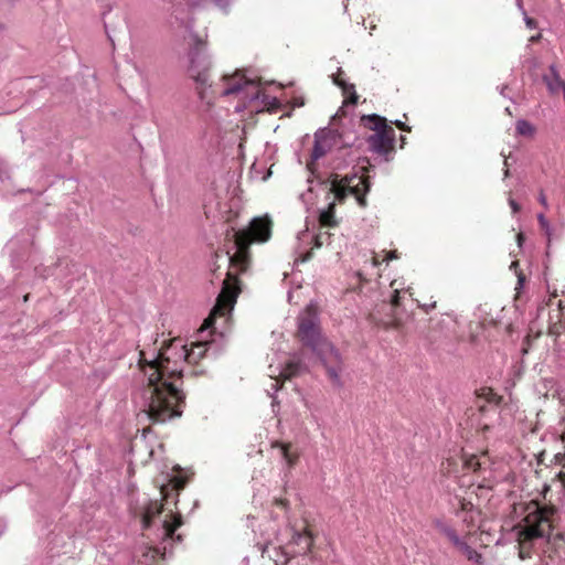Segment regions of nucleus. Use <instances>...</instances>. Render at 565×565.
Instances as JSON below:
<instances>
[{"mask_svg":"<svg viewBox=\"0 0 565 565\" xmlns=\"http://www.w3.org/2000/svg\"><path fill=\"white\" fill-rule=\"evenodd\" d=\"M270 221L255 217L247 230L231 234L232 246L226 250L228 262L226 278L210 316L199 330V340L188 349L181 339H173L150 356L139 352V366L147 383L135 396L137 405L146 417L157 423H164L182 414L184 394L174 380L182 377L186 364L198 363L213 350L216 338H223L230 329L231 313L239 292L237 276L249 267L248 246L252 242H266L270 237Z\"/></svg>","mask_w":565,"mask_h":565,"instance_id":"obj_1","label":"nucleus"},{"mask_svg":"<svg viewBox=\"0 0 565 565\" xmlns=\"http://www.w3.org/2000/svg\"><path fill=\"white\" fill-rule=\"evenodd\" d=\"M190 32L189 75L196 83V90L201 100L207 104L216 96H234L242 105L235 107L236 111L246 108L247 104L262 99L264 105L270 104L269 96L260 89V81L249 77L245 72L237 71L233 75H224L215 85L209 84L212 61L207 53L205 41L193 32V25L188 24Z\"/></svg>","mask_w":565,"mask_h":565,"instance_id":"obj_2","label":"nucleus"},{"mask_svg":"<svg viewBox=\"0 0 565 565\" xmlns=\"http://www.w3.org/2000/svg\"><path fill=\"white\" fill-rule=\"evenodd\" d=\"M320 191L328 200V206L321 210L319 214V223L321 227H334L338 222L334 217L335 201L343 202L348 195H353L361 206L365 205V194L370 190V182L362 175L353 173L338 179V174L328 179L317 180Z\"/></svg>","mask_w":565,"mask_h":565,"instance_id":"obj_3","label":"nucleus"},{"mask_svg":"<svg viewBox=\"0 0 565 565\" xmlns=\"http://www.w3.org/2000/svg\"><path fill=\"white\" fill-rule=\"evenodd\" d=\"M298 335L305 345L311 348L319 355L330 381L334 385L341 386L340 353L330 342L321 338L318 328V313L313 305L307 306L306 310L299 316Z\"/></svg>","mask_w":565,"mask_h":565,"instance_id":"obj_4","label":"nucleus"},{"mask_svg":"<svg viewBox=\"0 0 565 565\" xmlns=\"http://www.w3.org/2000/svg\"><path fill=\"white\" fill-rule=\"evenodd\" d=\"M328 153L332 156L331 166L334 170H340L354 161L351 156V141L335 129L322 128L315 134L308 169L313 172L316 162Z\"/></svg>","mask_w":565,"mask_h":565,"instance_id":"obj_5","label":"nucleus"},{"mask_svg":"<svg viewBox=\"0 0 565 565\" xmlns=\"http://www.w3.org/2000/svg\"><path fill=\"white\" fill-rule=\"evenodd\" d=\"M551 529L550 511L546 508L534 505L518 531L520 557L522 559L530 557L533 542L539 539H548Z\"/></svg>","mask_w":565,"mask_h":565,"instance_id":"obj_6","label":"nucleus"},{"mask_svg":"<svg viewBox=\"0 0 565 565\" xmlns=\"http://www.w3.org/2000/svg\"><path fill=\"white\" fill-rule=\"evenodd\" d=\"M361 122L365 128L375 131L366 139L369 149L381 156L387 154L393 148L395 131L387 126L386 119L380 115L371 114L362 116Z\"/></svg>","mask_w":565,"mask_h":565,"instance_id":"obj_7","label":"nucleus"},{"mask_svg":"<svg viewBox=\"0 0 565 565\" xmlns=\"http://www.w3.org/2000/svg\"><path fill=\"white\" fill-rule=\"evenodd\" d=\"M162 503L158 500L145 501L140 508V516L143 529L150 527L152 521L162 512Z\"/></svg>","mask_w":565,"mask_h":565,"instance_id":"obj_8","label":"nucleus"},{"mask_svg":"<svg viewBox=\"0 0 565 565\" xmlns=\"http://www.w3.org/2000/svg\"><path fill=\"white\" fill-rule=\"evenodd\" d=\"M551 95H558L565 88V81L561 78L555 64L550 65L547 73L542 77Z\"/></svg>","mask_w":565,"mask_h":565,"instance_id":"obj_9","label":"nucleus"},{"mask_svg":"<svg viewBox=\"0 0 565 565\" xmlns=\"http://www.w3.org/2000/svg\"><path fill=\"white\" fill-rule=\"evenodd\" d=\"M292 535L289 542L290 545H296L298 547L297 551H292V555L295 554H307L312 545V535L308 531H297L291 530Z\"/></svg>","mask_w":565,"mask_h":565,"instance_id":"obj_10","label":"nucleus"},{"mask_svg":"<svg viewBox=\"0 0 565 565\" xmlns=\"http://www.w3.org/2000/svg\"><path fill=\"white\" fill-rule=\"evenodd\" d=\"M451 544L468 561H470L477 565H482V563H483L482 555L479 552H477L475 548H472L465 539H461L460 536H458Z\"/></svg>","mask_w":565,"mask_h":565,"instance_id":"obj_11","label":"nucleus"},{"mask_svg":"<svg viewBox=\"0 0 565 565\" xmlns=\"http://www.w3.org/2000/svg\"><path fill=\"white\" fill-rule=\"evenodd\" d=\"M331 237V234L328 231H320L319 233L315 235H310L309 227L307 226L306 230L300 231L297 235V238L301 243H310L313 242L315 247L319 248L323 244H329V239Z\"/></svg>","mask_w":565,"mask_h":565,"instance_id":"obj_12","label":"nucleus"},{"mask_svg":"<svg viewBox=\"0 0 565 565\" xmlns=\"http://www.w3.org/2000/svg\"><path fill=\"white\" fill-rule=\"evenodd\" d=\"M233 0H186L188 6L191 8H211L217 7L221 11L227 13L228 8Z\"/></svg>","mask_w":565,"mask_h":565,"instance_id":"obj_13","label":"nucleus"},{"mask_svg":"<svg viewBox=\"0 0 565 565\" xmlns=\"http://www.w3.org/2000/svg\"><path fill=\"white\" fill-rule=\"evenodd\" d=\"M158 555V550L152 546H143L138 551L136 557L140 565H153V562Z\"/></svg>","mask_w":565,"mask_h":565,"instance_id":"obj_14","label":"nucleus"},{"mask_svg":"<svg viewBox=\"0 0 565 565\" xmlns=\"http://www.w3.org/2000/svg\"><path fill=\"white\" fill-rule=\"evenodd\" d=\"M434 526L440 534L445 535L450 543H452L459 536L456 530L444 520H435Z\"/></svg>","mask_w":565,"mask_h":565,"instance_id":"obj_15","label":"nucleus"},{"mask_svg":"<svg viewBox=\"0 0 565 565\" xmlns=\"http://www.w3.org/2000/svg\"><path fill=\"white\" fill-rule=\"evenodd\" d=\"M342 72L339 71V73L335 76H333V82H334V84H337L338 86H340L343 89L344 94H351L352 95L351 96V103L355 104L356 100H358V96H356L355 90H354V85L347 84L344 81H342L340 78V74Z\"/></svg>","mask_w":565,"mask_h":565,"instance_id":"obj_16","label":"nucleus"},{"mask_svg":"<svg viewBox=\"0 0 565 565\" xmlns=\"http://www.w3.org/2000/svg\"><path fill=\"white\" fill-rule=\"evenodd\" d=\"M181 525V519L175 518L174 521L171 523L168 520H163L161 522V532L163 537H172L175 530Z\"/></svg>","mask_w":565,"mask_h":565,"instance_id":"obj_17","label":"nucleus"},{"mask_svg":"<svg viewBox=\"0 0 565 565\" xmlns=\"http://www.w3.org/2000/svg\"><path fill=\"white\" fill-rule=\"evenodd\" d=\"M302 370V363L300 361H290L286 367L280 372L284 379H290L291 376L298 375Z\"/></svg>","mask_w":565,"mask_h":565,"instance_id":"obj_18","label":"nucleus"},{"mask_svg":"<svg viewBox=\"0 0 565 565\" xmlns=\"http://www.w3.org/2000/svg\"><path fill=\"white\" fill-rule=\"evenodd\" d=\"M516 132L521 136H532L534 134V127L531 122L525 119H519L515 125Z\"/></svg>","mask_w":565,"mask_h":565,"instance_id":"obj_19","label":"nucleus"},{"mask_svg":"<svg viewBox=\"0 0 565 565\" xmlns=\"http://www.w3.org/2000/svg\"><path fill=\"white\" fill-rule=\"evenodd\" d=\"M278 449H279V454L280 456L282 457V459L286 461V463L288 465V467H292L295 461H296V457H294L290 452H289V448L287 445H284V444H279L277 445Z\"/></svg>","mask_w":565,"mask_h":565,"instance_id":"obj_20","label":"nucleus"},{"mask_svg":"<svg viewBox=\"0 0 565 565\" xmlns=\"http://www.w3.org/2000/svg\"><path fill=\"white\" fill-rule=\"evenodd\" d=\"M36 82V78L34 77H29V78H23V79H19L17 82L13 83L14 87L15 88H26L28 90H31L33 88V84Z\"/></svg>","mask_w":565,"mask_h":565,"instance_id":"obj_21","label":"nucleus"},{"mask_svg":"<svg viewBox=\"0 0 565 565\" xmlns=\"http://www.w3.org/2000/svg\"><path fill=\"white\" fill-rule=\"evenodd\" d=\"M18 0H0V14L10 13Z\"/></svg>","mask_w":565,"mask_h":565,"instance_id":"obj_22","label":"nucleus"},{"mask_svg":"<svg viewBox=\"0 0 565 565\" xmlns=\"http://www.w3.org/2000/svg\"><path fill=\"white\" fill-rule=\"evenodd\" d=\"M518 266H519L518 262H512L511 265H510V268L512 270H514L516 276H518L516 289H521L523 287V285H524L525 276L523 275V273L516 270Z\"/></svg>","mask_w":565,"mask_h":565,"instance_id":"obj_23","label":"nucleus"},{"mask_svg":"<svg viewBox=\"0 0 565 565\" xmlns=\"http://www.w3.org/2000/svg\"><path fill=\"white\" fill-rule=\"evenodd\" d=\"M537 221H539V224L541 226V228L547 234L550 235L551 233V227H550V223L547 221V218L544 216L543 213H540L537 215Z\"/></svg>","mask_w":565,"mask_h":565,"instance_id":"obj_24","label":"nucleus"},{"mask_svg":"<svg viewBox=\"0 0 565 565\" xmlns=\"http://www.w3.org/2000/svg\"><path fill=\"white\" fill-rule=\"evenodd\" d=\"M466 466L469 470L477 471L480 468V461L477 457H471L466 460Z\"/></svg>","mask_w":565,"mask_h":565,"instance_id":"obj_25","label":"nucleus"},{"mask_svg":"<svg viewBox=\"0 0 565 565\" xmlns=\"http://www.w3.org/2000/svg\"><path fill=\"white\" fill-rule=\"evenodd\" d=\"M399 299H401V294L396 289V290H394V294L392 295V299H391L392 307H394V308L398 307L399 306Z\"/></svg>","mask_w":565,"mask_h":565,"instance_id":"obj_26","label":"nucleus"},{"mask_svg":"<svg viewBox=\"0 0 565 565\" xmlns=\"http://www.w3.org/2000/svg\"><path fill=\"white\" fill-rule=\"evenodd\" d=\"M459 503H460V508L462 511H470L472 509V503L471 502H466L465 500H459Z\"/></svg>","mask_w":565,"mask_h":565,"instance_id":"obj_27","label":"nucleus"},{"mask_svg":"<svg viewBox=\"0 0 565 565\" xmlns=\"http://www.w3.org/2000/svg\"><path fill=\"white\" fill-rule=\"evenodd\" d=\"M250 172H252L253 177H258L262 173V169L258 168V163L257 162L253 163Z\"/></svg>","mask_w":565,"mask_h":565,"instance_id":"obj_28","label":"nucleus"},{"mask_svg":"<svg viewBox=\"0 0 565 565\" xmlns=\"http://www.w3.org/2000/svg\"><path fill=\"white\" fill-rule=\"evenodd\" d=\"M509 204L513 211V213H516L520 211V205L513 200V199H509Z\"/></svg>","mask_w":565,"mask_h":565,"instance_id":"obj_29","label":"nucleus"},{"mask_svg":"<svg viewBox=\"0 0 565 565\" xmlns=\"http://www.w3.org/2000/svg\"><path fill=\"white\" fill-rule=\"evenodd\" d=\"M524 21H525L527 28H530V29L535 28V21L533 19L525 15Z\"/></svg>","mask_w":565,"mask_h":565,"instance_id":"obj_30","label":"nucleus"},{"mask_svg":"<svg viewBox=\"0 0 565 565\" xmlns=\"http://www.w3.org/2000/svg\"><path fill=\"white\" fill-rule=\"evenodd\" d=\"M539 202L546 209L547 207V199L543 192L539 195Z\"/></svg>","mask_w":565,"mask_h":565,"instance_id":"obj_31","label":"nucleus"},{"mask_svg":"<svg viewBox=\"0 0 565 565\" xmlns=\"http://www.w3.org/2000/svg\"><path fill=\"white\" fill-rule=\"evenodd\" d=\"M399 129L404 130V131H409L411 128L408 126H406L404 122L399 121V120H396L394 122Z\"/></svg>","mask_w":565,"mask_h":565,"instance_id":"obj_32","label":"nucleus"},{"mask_svg":"<svg viewBox=\"0 0 565 565\" xmlns=\"http://www.w3.org/2000/svg\"><path fill=\"white\" fill-rule=\"evenodd\" d=\"M397 257H398V256H397L396 250H393V252H390V253L386 255L385 260H392V259H395V258H397Z\"/></svg>","mask_w":565,"mask_h":565,"instance_id":"obj_33","label":"nucleus"},{"mask_svg":"<svg viewBox=\"0 0 565 565\" xmlns=\"http://www.w3.org/2000/svg\"><path fill=\"white\" fill-rule=\"evenodd\" d=\"M279 387H280V386H279V381H277V380H276L275 382H273V383H271V388H273L275 392H277V391L279 390Z\"/></svg>","mask_w":565,"mask_h":565,"instance_id":"obj_34","label":"nucleus"},{"mask_svg":"<svg viewBox=\"0 0 565 565\" xmlns=\"http://www.w3.org/2000/svg\"><path fill=\"white\" fill-rule=\"evenodd\" d=\"M15 239H11L9 242V244L7 245V247L10 249V250H13L14 249V246H15Z\"/></svg>","mask_w":565,"mask_h":565,"instance_id":"obj_35","label":"nucleus"},{"mask_svg":"<svg viewBox=\"0 0 565 565\" xmlns=\"http://www.w3.org/2000/svg\"><path fill=\"white\" fill-rule=\"evenodd\" d=\"M271 175V170L269 169L266 174L260 177L262 181H266Z\"/></svg>","mask_w":565,"mask_h":565,"instance_id":"obj_36","label":"nucleus"},{"mask_svg":"<svg viewBox=\"0 0 565 565\" xmlns=\"http://www.w3.org/2000/svg\"><path fill=\"white\" fill-rule=\"evenodd\" d=\"M508 89V85H503L500 89V94L503 96V97H507V94H505V90Z\"/></svg>","mask_w":565,"mask_h":565,"instance_id":"obj_37","label":"nucleus"},{"mask_svg":"<svg viewBox=\"0 0 565 565\" xmlns=\"http://www.w3.org/2000/svg\"><path fill=\"white\" fill-rule=\"evenodd\" d=\"M308 182L310 183L308 191L311 193L313 191L312 184H313L315 180L308 179Z\"/></svg>","mask_w":565,"mask_h":565,"instance_id":"obj_38","label":"nucleus"},{"mask_svg":"<svg viewBox=\"0 0 565 565\" xmlns=\"http://www.w3.org/2000/svg\"><path fill=\"white\" fill-rule=\"evenodd\" d=\"M379 264H380V262H379L377 257L373 256V257H372V265L375 267V266H377Z\"/></svg>","mask_w":565,"mask_h":565,"instance_id":"obj_39","label":"nucleus"},{"mask_svg":"<svg viewBox=\"0 0 565 565\" xmlns=\"http://www.w3.org/2000/svg\"><path fill=\"white\" fill-rule=\"evenodd\" d=\"M516 238H518V244L521 246L522 239H523V235L520 233V234L516 235Z\"/></svg>","mask_w":565,"mask_h":565,"instance_id":"obj_40","label":"nucleus"},{"mask_svg":"<svg viewBox=\"0 0 565 565\" xmlns=\"http://www.w3.org/2000/svg\"><path fill=\"white\" fill-rule=\"evenodd\" d=\"M435 305H436L435 302H434V303H431V305H426V306H425V310H426V311H429L431 308H435Z\"/></svg>","mask_w":565,"mask_h":565,"instance_id":"obj_41","label":"nucleus"},{"mask_svg":"<svg viewBox=\"0 0 565 565\" xmlns=\"http://www.w3.org/2000/svg\"><path fill=\"white\" fill-rule=\"evenodd\" d=\"M509 175V169L504 170V177L507 178Z\"/></svg>","mask_w":565,"mask_h":565,"instance_id":"obj_42","label":"nucleus"},{"mask_svg":"<svg viewBox=\"0 0 565 565\" xmlns=\"http://www.w3.org/2000/svg\"><path fill=\"white\" fill-rule=\"evenodd\" d=\"M309 258H310V255H308L307 257H305L302 260H303V262H307Z\"/></svg>","mask_w":565,"mask_h":565,"instance_id":"obj_43","label":"nucleus"},{"mask_svg":"<svg viewBox=\"0 0 565 565\" xmlns=\"http://www.w3.org/2000/svg\"><path fill=\"white\" fill-rule=\"evenodd\" d=\"M505 111L511 115V111H510L509 107L505 108Z\"/></svg>","mask_w":565,"mask_h":565,"instance_id":"obj_44","label":"nucleus"},{"mask_svg":"<svg viewBox=\"0 0 565 565\" xmlns=\"http://www.w3.org/2000/svg\"><path fill=\"white\" fill-rule=\"evenodd\" d=\"M306 195H307V194H301V199H302L303 201H306Z\"/></svg>","mask_w":565,"mask_h":565,"instance_id":"obj_45","label":"nucleus"}]
</instances>
